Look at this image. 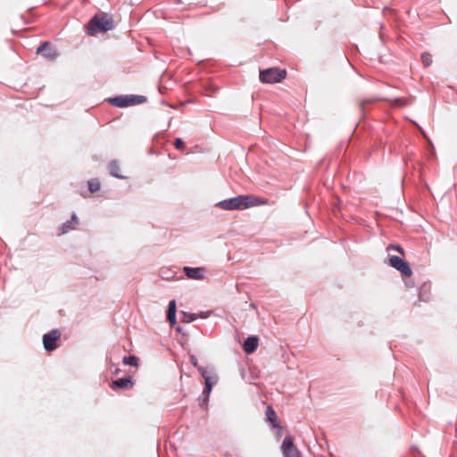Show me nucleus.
Instances as JSON below:
<instances>
[{"label": "nucleus", "mask_w": 457, "mask_h": 457, "mask_svg": "<svg viewBox=\"0 0 457 457\" xmlns=\"http://www.w3.org/2000/svg\"><path fill=\"white\" fill-rule=\"evenodd\" d=\"M37 54H42L47 60H54L58 55L55 49L50 46L49 42L42 43L37 47Z\"/></svg>", "instance_id": "9d476101"}, {"label": "nucleus", "mask_w": 457, "mask_h": 457, "mask_svg": "<svg viewBox=\"0 0 457 457\" xmlns=\"http://www.w3.org/2000/svg\"><path fill=\"white\" fill-rule=\"evenodd\" d=\"M421 62L425 67H428L432 63V55L428 53H423Z\"/></svg>", "instance_id": "6ab92c4d"}, {"label": "nucleus", "mask_w": 457, "mask_h": 457, "mask_svg": "<svg viewBox=\"0 0 457 457\" xmlns=\"http://www.w3.org/2000/svg\"><path fill=\"white\" fill-rule=\"evenodd\" d=\"M133 385L130 377H125L121 378H118L112 383V389H128L130 388Z\"/></svg>", "instance_id": "f8f14e48"}, {"label": "nucleus", "mask_w": 457, "mask_h": 457, "mask_svg": "<svg viewBox=\"0 0 457 457\" xmlns=\"http://www.w3.org/2000/svg\"><path fill=\"white\" fill-rule=\"evenodd\" d=\"M286 71L269 68L260 71V80L263 83H278L286 77Z\"/></svg>", "instance_id": "39448f33"}, {"label": "nucleus", "mask_w": 457, "mask_h": 457, "mask_svg": "<svg viewBox=\"0 0 457 457\" xmlns=\"http://www.w3.org/2000/svg\"><path fill=\"white\" fill-rule=\"evenodd\" d=\"M109 171H110V174L112 177H115V178H118V179H124L125 178V177H123L120 173V168L119 162L116 160H113V161L110 162V163H109Z\"/></svg>", "instance_id": "dca6fc26"}, {"label": "nucleus", "mask_w": 457, "mask_h": 457, "mask_svg": "<svg viewBox=\"0 0 457 457\" xmlns=\"http://www.w3.org/2000/svg\"><path fill=\"white\" fill-rule=\"evenodd\" d=\"M190 361L193 366L197 368L198 371L204 378V388L198 400H208L212 386L218 383L219 377L212 370L199 366L198 361L195 355H190Z\"/></svg>", "instance_id": "f03ea898"}, {"label": "nucleus", "mask_w": 457, "mask_h": 457, "mask_svg": "<svg viewBox=\"0 0 457 457\" xmlns=\"http://www.w3.org/2000/svg\"><path fill=\"white\" fill-rule=\"evenodd\" d=\"M61 333L58 329H53L43 336V345L47 352L56 349V341L59 339Z\"/></svg>", "instance_id": "6e6552de"}, {"label": "nucleus", "mask_w": 457, "mask_h": 457, "mask_svg": "<svg viewBox=\"0 0 457 457\" xmlns=\"http://www.w3.org/2000/svg\"><path fill=\"white\" fill-rule=\"evenodd\" d=\"M207 316H208L207 314L201 313V314L197 315V318L200 317L202 319H205V318H207Z\"/></svg>", "instance_id": "5701e85b"}, {"label": "nucleus", "mask_w": 457, "mask_h": 457, "mask_svg": "<svg viewBox=\"0 0 457 457\" xmlns=\"http://www.w3.org/2000/svg\"><path fill=\"white\" fill-rule=\"evenodd\" d=\"M183 271L188 279L204 280L206 278L207 270L204 267H183Z\"/></svg>", "instance_id": "0eeeda50"}, {"label": "nucleus", "mask_w": 457, "mask_h": 457, "mask_svg": "<svg viewBox=\"0 0 457 457\" xmlns=\"http://www.w3.org/2000/svg\"><path fill=\"white\" fill-rule=\"evenodd\" d=\"M197 319V315L195 313L183 312V322H191Z\"/></svg>", "instance_id": "aec40b11"}, {"label": "nucleus", "mask_w": 457, "mask_h": 457, "mask_svg": "<svg viewBox=\"0 0 457 457\" xmlns=\"http://www.w3.org/2000/svg\"><path fill=\"white\" fill-rule=\"evenodd\" d=\"M114 29L113 20L106 14L95 15L87 24V34L94 36L98 32H107Z\"/></svg>", "instance_id": "7ed1b4c3"}, {"label": "nucleus", "mask_w": 457, "mask_h": 457, "mask_svg": "<svg viewBox=\"0 0 457 457\" xmlns=\"http://www.w3.org/2000/svg\"><path fill=\"white\" fill-rule=\"evenodd\" d=\"M387 250L390 251V250H395L397 251L398 253H400L401 254H404V252H403V249L402 246H400L399 245H388L387 247Z\"/></svg>", "instance_id": "4be33fe9"}, {"label": "nucleus", "mask_w": 457, "mask_h": 457, "mask_svg": "<svg viewBox=\"0 0 457 457\" xmlns=\"http://www.w3.org/2000/svg\"><path fill=\"white\" fill-rule=\"evenodd\" d=\"M88 189L91 193L97 192L100 189V182L96 179L88 180Z\"/></svg>", "instance_id": "a211bd4d"}, {"label": "nucleus", "mask_w": 457, "mask_h": 457, "mask_svg": "<svg viewBox=\"0 0 457 457\" xmlns=\"http://www.w3.org/2000/svg\"><path fill=\"white\" fill-rule=\"evenodd\" d=\"M284 457H301L300 452L295 445L291 436H286L281 445Z\"/></svg>", "instance_id": "1a4fd4ad"}, {"label": "nucleus", "mask_w": 457, "mask_h": 457, "mask_svg": "<svg viewBox=\"0 0 457 457\" xmlns=\"http://www.w3.org/2000/svg\"><path fill=\"white\" fill-rule=\"evenodd\" d=\"M174 146L176 149L182 151L185 149V143L181 138L178 137L174 141Z\"/></svg>", "instance_id": "412c9836"}, {"label": "nucleus", "mask_w": 457, "mask_h": 457, "mask_svg": "<svg viewBox=\"0 0 457 457\" xmlns=\"http://www.w3.org/2000/svg\"><path fill=\"white\" fill-rule=\"evenodd\" d=\"M259 339L255 336L248 337L243 345V349L247 353H253L258 347Z\"/></svg>", "instance_id": "9b49d317"}, {"label": "nucleus", "mask_w": 457, "mask_h": 457, "mask_svg": "<svg viewBox=\"0 0 457 457\" xmlns=\"http://www.w3.org/2000/svg\"><path fill=\"white\" fill-rule=\"evenodd\" d=\"M266 201H262L259 198L249 195H241L228 199L219 202L216 206L222 210L234 211V210H245L253 206H259L265 204Z\"/></svg>", "instance_id": "f257e3e1"}, {"label": "nucleus", "mask_w": 457, "mask_h": 457, "mask_svg": "<svg viewBox=\"0 0 457 457\" xmlns=\"http://www.w3.org/2000/svg\"><path fill=\"white\" fill-rule=\"evenodd\" d=\"M122 362L125 365L134 366L137 367L139 362V359L137 356L130 355V356H124L122 359Z\"/></svg>", "instance_id": "f3484780"}, {"label": "nucleus", "mask_w": 457, "mask_h": 457, "mask_svg": "<svg viewBox=\"0 0 457 457\" xmlns=\"http://www.w3.org/2000/svg\"><path fill=\"white\" fill-rule=\"evenodd\" d=\"M389 265L400 271L404 277L409 278L412 275V271L409 263L398 256L390 255Z\"/></svg>", "instance_id": "423d86ee"}, {"label": "nucleus", "mask_w": 457, "mask_h": 457, "mask_svg": "<svg viewBox=\"0 0 457 457\" xmlns=\"http://www.w3.org/2000/svg\"><path fill=\"white\" fill-rule=\"evenodd\" d=\"M266 419L274 428H281V427L277 422L278 415H277L276 411L270 406L267 407Z\"/></svg>", "instance_id": "4468645a"}, {"label": "nucleus", "mask_w": 457, "mask_h": 457, "mask_svg": "<svg viewBox=\"0 0 457 457\" xmlns=\"http://www.w3.org/2000/svg\"><path fill=\"white\" fill-rule=\"evenodd\" d=\"M79 223L78 218L75 214L71 216V220L63 223L61 227V233L65 234L69 230L73 229L75 226Z\"/></svg>", "instance_id": "2eb2a0df"}, {"label": "nucleus", "mask_w": 457, "mask_h": 457, "mask_svg": "<svg viewBox=\"0 0 457 457\" xmlns=\"http://www.w3.org/2000/svg\"><path fill=\"white\" fill-rule=\"evenodd\" d=\"M167 320L171 326L176 323V301L170 300L167 311Z\"/></svg>", "instance_id": "ddd939ff"}, {"label": "nucleus", "mask_w": 457, "mask_h": 457, "mask_svg": "<svg viewBox=\"0 0 457 457\" xmlns=\"http://www.w3.org/2000/svg\"><path fill=\"white\" fill-rule=\"evenodd\" d=\"M207 403H208L207 401L203 402L202 408H206Z\"/></svg>", "instance_id": "b1692460"}, {"label": "nucleus", "mask_w": 457, "mask_h": 457, "mask_svg": "<svg viewBox=\"0 0 457 457\" xmlns=\"http://www.w3.org/2000/svg\"><path fill=\"white\" fill-rule=\"evenodd\" d=\"M146 101L144 96L128 95L118 96L108 99V102L116 107L124 108L131 105L140 104Z\"/></svg>", "instance_id": "20e7f679"}]
</instances>
